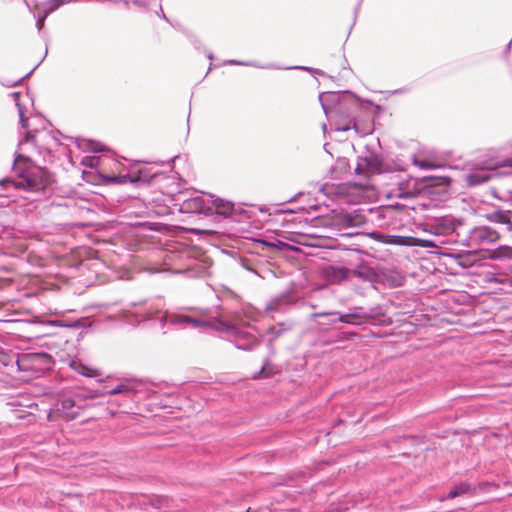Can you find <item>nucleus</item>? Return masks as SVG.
<instances>
[{"label": "nucleus", "mask_w": 512, "mask_h": 512, "mask_svg": "<svg viewBox=\"0 0 512 512\" xmlns=\"http://www.w3.org/2000/svg\"><path fill=\"white\" fill-rule=\"evenodd\" d=\"M389 243L393 244H401V245H411V246H419L423 248H435L436 245L434 242L426 239H420L415 237H408L406 240H393Z\"/></svg>", "instance_id": "8"}, {"label": "nucleus", "mask_w": 512, "mask_h": 512, "mask_svg": "<svg viewBox=\"0 0 512 512\" xmlns=\"http://www.w3.org/2000/svg\"><path fill=\"white\" fill-rule=\"evenodd\" d=\"M70 367L77 373L86 377H97L100 375V372L97 369L90 368L76 360L71 361Z\"/></svg>", "instance_id": "10"}, {"label": "nucleus", "mask_w": 512, "mask_h": 512, "mask_svg": "<svg viewBox=\"0 0 512 512\" xmlns=\"http://www.w3.org/2000/svg\"><path fill=\"white\" fill-rule=\"evenodd\" d=\"M511 211L497 210L486 215V218L491 222L504 224L508 231H512V221L510 218Z\"/></svg>", "instance_id": "7"}, {"label": "nucleus", "mask_w": 512, "mask_h": 512, "mask_svg": "<svg viewBox=\"0 0 512 512\" xmlns=\"http://www.w3.org/2000/svg\"><path fill=\"white\" fill-rule=\"evenodd\" d=\"M18 106H20L18 104ZM19 113H20V116H21V120H22V124L24 127H26L28 125V119L27 118H23V111H22V108L19 107Z\"/></svg>", "instance_id": "25"}, {"label": "nucleus", "mask_w": 512, "mask_h": 512, "mask_svg": "<svg viewBox=\"0 0 512 512\" xmlns=\"http://www.w3.org/2000/svg\"><path fill=\"white\" fill-rule=\"evenodd\" d=\"M415 164L422 169H434L439 167V165L429 160H415Z\"/></svg>", "instance_id": "18"}, {"label": "nucleus", "mask_w": 512, "mask_h": 512, "mask_svg": "<svg viewBox=\"0 0 512 512\" xmlns=\"http://www.w3.org/2000/svg\"><path fill=\"white\" fill-rule=\"evenodd\" d=\"M26 182L28 186H31L32 185V180L30 178H25L21 181H18L16 182V186L19 187V186H23V182Z\"/></svg>", "instance_id": "24"}, {"label": "nucleus", "mask_w": 512, "mask_h": 512, "mask_svg": "<svg viewBox=\"0 0 512 512\" xmlns=\"http://www.w3.org/2000/svg\"><path fill=\"white\" fill-rule=\"evenodd\" d=\"M340 221L348 227L362 226L367 222L365 215L356 210L353 212H346L340 215Z\"/></svg>", "instance_id": "4"}, {"label": "nucleus", "mask_w": 512, "mask_h": 512, "mask_svg": "<svg viewBox=\"0 0 512 512\" xmlns=\"http://www.w3.org/2000/svg\"><path fill=\"white\" fill-rule=\"evenodd\" d=\"M181 210L185 211V212H191V213L202 212L203 211V200L200 197L189 199L182 204Z\"/></svg>", "instance_id": "11"}, {"label": "nucleus", "mask_w": 512, "mask_h": 512, "mask_svg": "<svg viewBox=\"0 0 512 512\" xmlns=\"http://www.w3.org/2000/svg\"><path fill=\"white\" fill-rule=\"evenodd\" d=\"M456 230V224L453 220L441 218L432 225V231L436 235H449Z\"/></svg>", "instance_id": "6"}, {"label": "nucleus", "mask_w": 512, "mask_h": 512, "mask_svg": "<svg viewBox=\"0 0 512 512\" xmlns=\"http://www.w3.org/2000/svg\"><path fill=\"white\" fill-rule=\"evenodd\" d=\"M82 408L76 405V402L72 398H66L61 403L55 404V407L50 409L47 418L49 420H56L63 418L67 421L76 419L81 414Z\"/></svg>", "instance_id": "1"}, {"label": "nucleus", "mask_w": 512, "mask_h": 512, "mask_svg": "<svg viewBox=\"0 0 512 512\" xmlns=\"http://www.w3.org/2000/svg\"><path fill=\"white\" fill-rule=\"evenodd\" d=\"M53 182L52 175L44 168L34 169V191L45 190Z\"/></svg>", "instance_id": "3"}, {"label": "nucleus", "mask_w": 512, "mask_h": 512, "mask_svg": "<svg viewBox=\"0 0 512 512\" xmlns=\"http://www.w3.org/2000/svg\"><path fill=\"white\" fill-rule=\"evenodd\" d=\"M421 182L424 183V187H435V186H443L448 187L451 183V179L447 176H429L421 179Z\"/></svg>", "instance_id": "9"}, {"label": "nucleus", "mask_w": 512, "mask_h": 512, "mask_svg": "<svg viewBox=\"0 0 512 512\" xmlns=\"http://www.w3.org/2000/svg\"><path fill=\"white\" fill-rule=\"evenodd\" d=\"M53 366V359L47 353H34V374L40 373L44 374L47 371L51 370ZM39 375H34V377H38Z\"/></svg>", "instance_id": "2"}, {"label": "nucleus", "mask_w": 512, "mask_h": 512, "mask_svg": "<svg viewBox=\"0 0 512 512\" xmlns=\"http://www.w3.org/2000/svg\"><path fill=\"white\" fill-rule=\"evenodd\" d=\"M63 3H64V0H51L50 1L49 6L47 8H45V15L43 17L39 18V20L37 21V25L39 26V28H41V26L43 25L45 16L48 13L57 9Z\"/></svg>", "instance_id": "17"}, {"label": "nucleus", "mask_w": 512, "mask_h": 512, "mask_svg": "<svg viewBox=\"0 0 512 512\" xmlns=\"http://www.w3.org/2000/svg\"><path fill=\"white\" fill-rule=\"evenodd\" d=\"M491 281L495 282V283H500V284H505V285H509V286H512V280L508 277H495L493 278Z\"/></svg>", "instance_id": "21"}, {"label": "nucleus", "mask_w": 512, "mask_h": 512, "mask_svg": "<svg viewBox=\"0 0 512 512\" xmlns=\"http://www.w3.org/2000/svg\"><path fill=\"white\" fill-rule=\"evenodd\" d=\"M326 274L332 283H340L348 279L350 275L356 274V271H351L346 267H329Z\"/></svg>", "instance_id": "5"}, {"label": "nucleus", "mask_w": 512, "mask_h": 512, "mask_svg": "<svg viewBox=\"0 0 512 512\" xmlns=\"http://www.w3.org/2000/svg\"><path fill=\"white\" fill-rule=\"evenodd\" d=\"M214 208L217 214L229 215L234 210V204L223 199H216L214 201Z\"/></svg>", "instance_id": "12"}, {"label": "nucleus", "mask_w": 512, "mask_h": 512, "mask_svg": "<svg viewBox=\"0 0 512 512\" xmlns=\"http://www.w3.org/2000/svg\"><path fill=\"white\" fill-rule=\"evenodd\" d=\"M269 246L274 247V248H278V249L287 248V249H290V250H296V248H294V247L290 246L289 244L284 243V242H282L280 240H277L274 243H269Z\"/></svg>", "instance_id": "19"}, {"label": "nucleus", "mask_w": 512, "mask_h": 512, "mask_svg": "<svg viewBox=\"0 0 512 512\" xmlns=\"http://www.w3.org/2000/svg\"><path fill=\"white\" fill-rule=\"evenodd\" d=\"M338 320L343 323L360 325L365 322V317L358 313H348L341 315Z\"/></svg>", "instance_id": "13"}, {"label": "nucleus", "mask_w": 512, "mask_h": 512, "mask_svg": "<svg viewBox=\"0 0 512 512\" xmlns=\"http://www.w3.org/2000/svg\"><path fill=\"white\" fill-rule=\"evenodd\" d=\"M29 354H23L18 360L17 364L20 369H28V367L25 365V363L29 360Z\"/></svg>", "instance_id": "20"}, {"label": "nucleus", "mask_w": 512, "mask_h": 512, "mask_svg": "<svg viewBox=\"0 0 512 512\" xmlns=\"http://www.w3.org/2000/svg\"><path fill=\"white\" fill-rule=\"evenodd\" d=\"M126 391H128V387L127 386H125V385H118L115 388H113L112 390H110L109 393L111 395H116V394H120V393H123V392H126Z\"/></svg>", "instance_id": "22"}, {"label": "nucleus", "mask_w": 512, "mask_h": 512, "mask_svg": "<svg viewBox=\"0 0 512 512\" xmlns=\"http://www.w3.org/2000/svg\"><path fill=\"white\" fill-rule=\"evenodd\" d=\"M470 491V486L467 483H461L454 488L448 494V498L453 499L458 496L464 495Z\"/></svg>", "instance_id": "16"}, {"label": "nucleus", "mask_w": 512, "mask_h": 512, "mask_svg": "<svg viewBox=\"0 0 512 512\" xmlns=\"http://www.w3.org/2000/svg\"><path fill=\"white\" fill-rule=\"evenodd\" d=\"M489 232H490V238H491L492 240H495V239H498V238H499V235L497 234V232H496V231H493V232L489 231Z\"/></svg>", "instance_id": "26"}, {"label": "nucleus", "mask_w": 512, "mask_h": 512, "mask_svg": "<svg viewBox=\"0 0 512 512\" xmlns=\"http://www.w3.org/2000/svg\"><path fill=\"white\" fill-rule=\"evenodd\" d=\"M501 167H512V159H506L503 161L489 160L483 165V168L488 170H496Z\"/></svg>", "instance_id": "15"}, {"label": "nucleus", "mask_w": 512, "mask_h": 512, "mask_svg": "<svg viewBox=\"0 0 512 512\" xmlns=\"http://www.w3.org/2000/svg\"><path fill=\"white\" fill-rule=\"evenodd\" d=\"M333 314H335V313L334 312H318V313H313L312 317L318 318V317H324V316L333 315Z\"/></svg>", "instance_id": "23"}, {"label": "nucleus", "mask_w": 512, "mask_h": 512, "mask_svg": "<svg viewBox=\"0 0 512 512\" xmlns=\"http://www.w3.org/2000/svg\"><path fill=\"white\" fill-rule=\"evenodd\" d=\"M490 179L488 174H482L479 172L471 173L467 176V182L469 185L474 186L478 184H482Z\"/></svg>", "instance_id": "14"}]
</instances>
